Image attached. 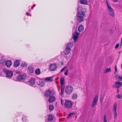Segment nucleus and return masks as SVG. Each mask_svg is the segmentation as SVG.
Segmentation results:
<instances>
[{
  "instance_id": "obj_44",
  "label": "nucleus",
  "mask_w": 122,
  "mask_h": 122,
  "mask_svg": "<svg viewBox=\"0 0 122 122\" xmlns=\"http://www.w3.org/2000/svg\"><path fill=\"white\" fill-rule=\"evenodd\" d=\"M122 45V42H121V43L120 44V45L121 46Z\"/></svg>"
},
{
  "instance_id": "obj_14",
  "label": "nucleus",
  "mask_w": 122,
  "mask_h": 122,
  "mask_svg": "<svg viewBox=\"0 0 122 122\" xmlns=\"http://www.w3.org/2000/svg\"><path fill=\"white\" fill-rule=\"evenodd\" d=\"M98 98V96L97 95L96 96L94 97L93 102H92V107H93L96 104L97 102V99Z\"/></svg>"
},
{
  "instance_id": "obj_36",
  "label": "nucleus",
  "mask_w": 122,
  "mask_h": 122,
  "mask_svg": "<svg viewBox=\"0 0 122 122\" xmlns=\"http://www.w3.org/2000/svg\"><path fill=\"white\" fill-rule=\"evenodd\" d=\"M73 66L72 65H71L70 66V69L71 70H72L73 69Z\"/></svg>"
},
{
  "instance_id": "obj_20",
  "label": "nucleus",
  "mask_w": 122,
  "mask_h": 122,
  "mask_svg": "<svg viewBox=\"0 0 122 122\" xmlns=\"http://www.w3.org/2000/svg\"><path fill=\"white\" fill-rule=\"evenodd\" d=\"M20 65L19 61L18 60H16L15 61L14 63V66L15 67H17Z\"/></svg>"
},
{
  "instance_id": "obj_46",
  "label": "nucleus",
  "mask_w": 122,
  "mask_h": 122,
  "mask_svg": "<svg viewBox=\"0 0 122 122\" xmlns=\"http://www.w3.org/2000/svg\"><path fill=\"white\" fill-rule=\"evenodd\" d=\"M33 6H32V7H31V9H33Z\"/></svg>"
},
{
  "instance_id": "obj_34",
  "label": "nucleus",
  "mask_w": 122,
  "mask_h": 122,
  "mask_svg": "<svg viewBox=\"0 0 122 122\" xmlns=\"http://www.w3.org/2000/svg\"><path fill=\"white\" fill-rule=\"evenodd\" d=\"M74 114V113H70L68 115V117L69 118H70L71 116L72 115H73Z\"/></svg>"
},
{
  "instance_id": "obj_16",
  "label": "nucleus",
  "mask_w": 122,
  "mask_h": 122,
  "mask_svg": "<svg viewBox=\"0 0 122 122\" xmlns=\"http://www.w3.org/2000/svg\"><path fill=\"white\" fill-rule=\"evenodd\" d=\"M6 65L8 67H10L12 64V62L11 61L8 60L6 62Z\"/></svg>"
},
{
  "instance_id": "obj_41",
  "label": "nucleus",
  "mask_w": 122,
  "mask_h": 122,
  "mask_svg": "<svg viewBox=\"0 0 122 122\" xmlns=\"http://www.w3.org/2000/svg\"><path fill=\"white\" fill-rule=\"evenodd\" d=\"M61 103L62 105H63V102H62V100L61 99Z\"/></svg>"
},
{
  "instance_id": "obj_13",
  "label": "nucleus",
  "mask_w": 122,
  "mask_h": 122,
  "mask_svg": "<svg viewBox=\"0 0 122 122\" xmlns=\"http://www.w3.org/2000/svg\"><path fill=\"white\" fill-rule=\"evenodd\" d=\"M85 16H77L76 17L77 20L81 22L85 20L84 17Z\"/></svg>"
},
{
  "instance_id": "obj_43",
  "label": "nucleus",
  "mask_w": 122,
  "mask_h": 122,
  "mask_svg": "<svg viewBox=\"0 0 122 122\" xmlns=\"http://www.w3.org/2000/svg\"><path fill=\"white\" fill-rule=\"evenodd\" d=\"M119 90L118 89V88H117V93H118V92H119Z\"/></svg>"
},
{
  "instance_id": "obj_11",
  "label": "nucleus",
  "mask_w": 122,
  "mask_h": 122,
  "mask_svg": "<svg viewBox=\"0 0 122 122\" xmlns=\"http://www.w3.org/2000/svg\"><path fill=\"white\" fill-rule=\"evenodd\" d=\"M115 85L112 86L113 87H116L117 88H118L121 87L122 86V82L116 81L115 82Z\"/></svg>"
},
{
  "instance_id": "obj_39",
  "label": "nucleus",
  "mask_w": 122,
  "mask_h": 122,
  "mask_svg": "<svg viewBox=\"0 0 122 122\" xmlns=\"http://www.w3.org/2000/svg\"><path fill=\"white\" fill-rule=\"evenodd\" d=\"M115 71L117 72V66H115Z\"/></svg>"
},
{
  "instance_id": "obj_12",
  "label": "nucleus",
  "mask_w": 122,
  "mask_h": 122,
  "mask_svg": "<svg viewBox=\"0 0 122 122\" xmlns=\"http://www.w3.org/2000/svg\"><path fill=\"white\" fill-rule=\"evenodd\" d=\"M64 105L66 107L70 108L72 106V103L70 101H67L65 103Z\"/></svg>"
},
{
  "instance_id": "obj_1",
  "label": "nucleus",
  "mask_w": 122,
  "mask_h": 122,
  "mask_svg": "<svg viewBox=\"0 0 122 122\" xmlns=\"http://www.w3.org/2000/svg\"><path fill=\"white\" fill-rule=\"evenodd\" d=\"M84 30V26L82 25H80L78 28V32H77L76 28L75 27L73 28L72 37L75 42H76L77 41L80 34L79 33L82 32Z\"/></svg>"
},
{
  "instance_id": "obj_17",
  "label": "nucleus",
  "mask_w": 122,
  "mask_h": 122,
  "mask_svg": "<svg viewBox=\"0 0 122 122\" xmlns=\"http://www.w3.org/2000/svg\"><path fill=\"white\" fill-rule=\"evenodd\" d=\"M27 71L29 73H33L34 70L33 68L31 66H29L28 68Z\"/></svg>"
},
{
  "instance_id": "obj_19",
  "label": "nucleus",
  "mask_w": 122,
  "mask_h": 122,
  "mask_svg": "<svg viewBox=\"0 0 122 122\" xmlns=\"http://www.w3.org/2000/svg\"><path fill=\"white\" fill-rule=\"evenodd\" d=\"M29 82L31 85H34L35 82V79L33 78H32L29 81Z\"/></svg>"
},
{
  "instance_id": "obj_35",
  "label": "nucleus",
  "mask_w": 122,
  "mask_h": 122,
  "mask_svg": "<svg viewBox=\"0 0 122 122\" xmlns=\"http://www.w3.org/2000/svg\"><path fill=\"white\" fill-rule=\"evenodd\" d=\"M119 44H117L115 47V49H117V48L119 46Z\"/></svg>"
},
{
  "instance_id": "obj_38",
  "label": "nucleus",
  "mask_w": 122,
  "mask_h": 122,
  "mask_svg": "<svg viewBox=\"0 0 122 122\" xmlns=\"http://www.w3.org/2000/svg\"><path fill=\"white\" fill-rule=\"evenodd\" d=\"M66 67V66H65L61 70V72H62L64 70V69Z\"/></svg>"
},
{
  "instance_id": "obj_3",
  "label": "nucleus",
  "mask_w": 122,
  "mask_h": 122,
  "mask_svg": "<svg viewBox=\"0 0 122 122\" xmlns=\"http://www.w3.org/2000/svg\"><path fill=\"white\" fill-rule=\"evenodd\" d=\"M3 71L5 74L6 76L8 78L12 77L13 75V73L12 71L8 70L6 69H4Z\"/></svg>"
},
{
  "instance_id": "obj_47",
  "label": "nucleus",
  "mask_w": 122,
  "mask_h": 122,
  "mask_svg": "<svg viewBox=\"0 0 122 122\" xmlns=\"http://www.w3.org/2000/svg\"><path fill=\"white\" fill-rule=\"evenodd\" d=\"M26 14L27 15L28 14V13L27 12L26 13Z\"/></svg>"
},
{
  "instance_id": "obj_28",
  "label": "nucleus",
  "mask_w": 122,
  "mask_h": 122,
  "mask_svg": "<svg viewBox=\"0 0 122 122\" xmlns=\"http://www.w3.org/2000/svg\"><path fill=\"white\" fill-rule=\"evenodd\" d=\"M111 70L110 68L107 69L104 72V73H106L111 71Z\"/></svg>"
},
{
  "instance_id": "obj_48",
  "label": "nucleus",
  "mask_w": 122,
  "mask_h": 122,
  "mask_svg": "<svg viewBox=\"0 0 122 122\" xmlns=\"http://www.w3.org/2000/svg\"><path fill=\"white\" fill-rule=\"evenodd\" d=\"M121 68H122V64L121 65Z\"/></svg>"
},
{
  "instance_id": "obj_6",
  "label": "nucleus",
  "mask_w": 122,
  "mask_h": 122,
  "mask_svg": "<svg viewBox=\"0 0 122 122\" xmlns=\"http://www.w3.org/2000/svg\"><path fill=\"white\" fill-rule=\"evenodd\" d=\"M106 2L107 5L108 11L111 15H114V13L113 12V10L112 8L111 7V6L109 4L108 1L107 0H106Z\"/></svg>"
},
{
  "instance_id": "obj_15",
  "label": "nucleus",
  "mask_w": 122,
  "mask_h": 122,
  "mask_svg": "<svg viewBox=\"0 0 122 122\" xmlns=\"http://www.w3.org/2000/svg\"><path fill=\"white\" fill-rule=\"evenodd\" d=\"M52 95L51 96H50L49 97V101L50 103H52L56 99L55 97Z\"/></svg>"
},
{
  "instance_id": "obj_26",
  "label": "nucleus",
  "mask_w": 122,
  "mask_h": 122,
  "mask_svg": "<svg viewBox=\"0 0 122 122\" xmlns=\"http://www.w3.org/2000/svg\"><path fill=\"white\" fill-rule=\"evenodd\" d=\"M35 72L36 75H39L41 73V71L39 69H36L35 71Z\"/></svg>"
},
{
  "instance_id": "obj_21",
  "label": "nucleus",
  "mask_w": 122,
  "mask_h": 122,
  "mask_svg": "<svg viewBox=\"0 0 122 122\" xmlns=\"http://www.w3.org/2000/svg\"><path fill=\"white\" fill-rule=\"evenodd\" d=\"M45 80L46 82L51 81H53V78L52 77H47L45 78Z\"/></svg>"
},
{
  "instance_id": "obj_29",
  "label": "nucleus",
  "mask_w": 122,
  "mask_h": 122,
  "mask_svg": "<svg viewBox=\"0 0 122 122\" xmlns=\"http://www.w3.org/2000/svg\"><path fill=\"white\" fill-rule=\"evenodd\" d=\"M117 97L119 99L122 98V94H118L117 96Z\"/></svg>"
},
{
  "instance_id": "obj_30",
  "label": "nucleus",
  "mask_w": 122,
  "mask_h": 122,
  "mask_svg": "<svg viewBox=\"0 0 122 122\" xmlns=\"http://www.w3.org/2000/svg\"><path fill=\"white\" fill-rule=\"evenodd\" d=\"M77 97V95L75 94L73 95L72 96V98L73 99H75Z\"/></svg>"
},
{
  "instance_id": "obj_33",
  "label": "nucleus",
  "mask_w": 122,
  "mask_h": 122,
  "mask_svg": "<svg viewBox=\"0 0 122 122\" xmlns=\"http://www.w3.org/2000/svg\"><path fill=\"white\" fill-rule=\"evenodd\" d=\"M104 122H107V120L106 118V117L105 115L104 116Z\"/></svg>"
},
{
  "instance_id": "obj_27",
  "label": "nucleus",
  "mask_w": 122,
  "mask_h": 122,
  "mask_svg": "<svg viewBox=\"0 0 122 122\" xmlns=\"http://www.w3.org/2000/svg\"><path fill=\"white\" fill-rule=\"evenodd\" d=\"M27 117L25 116H24L22 118V120L24 122H25L27 120Z\"/></svg>"
},
{
  "instance_id": "obj_18",
  "label": "nucleus",
  "mask_w": 122,
  "mask_h": 122,
  "mask_svg": "<svg viewBox=\"0 0 122 122\" xmlns=\"http://www.w3.org/2000/svg\"><path fill=\"white\" fill-rule=\"evenodd\" d=\"M61 85L62 86H64V85L65 83V79L64 78H61L60 79Z\"/></svg>"
},
{
  "instance_id": "obj_25",
  "label": "nucleus",
  "mask_w": 122,
  "mask_h": 122,
  "mask_svg": "<svg viewBox=\"0 0 122 122\" xmlns=\"http://www.w3.org/2000/svg\"><path fill=\"white\" fill-rule=\"evenodd\" d=\"M80 3L81 4L86 5L87 2L86 0H81L80 1Z\"/></svg>"
},
{
  "instance_id": "obj_45",
  "label": "nucleus",
  "mask_w": 122,
  "mask_h": 122,
  "mask_svg": "<svg viewBox=\"0 0 122 122\" xmlns=\"http://www.w3.org/2000/svg\"><path fill=\"white\" fill-rule=\"evenodd\" d=\"M36 5L35 4H34V5H33V7H34Z\"/></svg>"
},
{
  "instance_id": "obj_8",
  "label": "nucleus",
  "mask_w": 122,
  "mask_h": 122,
  "mask_svg": "<svg viewBox=\"0 0 122 122\" xmlns=\"http://www.w3.org/2000/svg\"><path fill=\"white\" fill-rule=\"evenodd\" d=\"M117 108V104L116 103H115L113 104V115L114 117L116 118L117 117V114L116 112Z\"/></svg>"
},
{
  "instance_id": "obj_42",
  "label": "nucleus",
  "mask_w": 122,
  "mask_h": 122,
  "mask_svg": "<svg viewBox=\"0 0 122 122\" xmlns=\"http://www.w3.org/2000/svg\"><path fill=\"white\" fill-rule=\"evenodd\" d=\"M121 52H122L121 51H118V53L119 54H120V53H121Z\"/></svg>"
},
{
  "instance_id": "obj_23",
  "label": "nucleus",
  "mask_w": 122,
  "mask_h": 122,
  "mask_svg": "<svg viewBox=\"0 0 122 122\" xmlns=\"http://www.w3.org/2000/svg\"><path fill=\"white\" fill-rule=\"evenodd\" d=\"M64 86L61 87V95L62 97L63 96L64 93Z\"/></svg>"
},
{
  "instance_id": "obj_22",
  "label": "nucleus",
  "mask_w": 122,
  "mask_h": 122,
  "mask_svg": "<svg viewBox=\"0 0 122 122\" xmlns=\"http://www.w3.org/2000/svg\"><path fill=\"white\" fill-rule=\"evenodd\" d=\"M45 85V81H40L38 84V85L41 86L42 87L44 86Z\"/></svg>"
},
{
  "instance_id": "obj_31",
  "label": "nucleus",
  "mask_w": 122,
  "mask_h": 122,
  "mask_svg": "<svg viewBox=\"0 0 122 122\" xmlns=\"http://www.w3.org/2000/svg\"><path fill=\"white\" fill-rule=\"evenodd\" d=\"M54 107L52 105H50L49 107V109L50 110L52 111Z\"/></svg>"
},
{
  "instance_id": "obj_10",
  "label": "nucleus",
  "mask_w": 122,
  "mask_h": 122,
  "mask_svg": "<svg viewBox=\"0 0 122 122\" xmlns=\"http://www.w3.org/2000/svg\"><path fill=\"white\" fill-rule=\"evenodd\" d=\"M55 92L53 91H51L49 90H47L45 94V96L48 97L52 95H54L55 94Z\"/></svg>"
},
{
  "instance_id": "obj_5",
  "label": "nucleus",
  "mask_w": 122,
  "mask_h": 122,
  "mask_svg": "<svg viewBox=\"0 0 122 122\" xmlns=\"http://www.w3.org/2000/svg\"><path fill=\"white\" fill-rule=\"evenodd\" d=\"M73 87L71 86H68L66 87L65 89V92L67 95L71 94L73 90Z\"/></svg>"
},
{
  "instance_id": "obj_40",
  "label": "nucleus",
  "mask_w": 122,
  "mask_h": 122,
  "mask_svg": "<svg viewBox=\"0 0 122 122\" xmlns=\"http://www.w3.org/2000/svg\"><path fill=\"white\" fill-rule=\"evenodd\" d=\"M113 0L115 2H117L118 1V0Z\"/></svg>"
},
{
  "instance_id": "obj_32",
  "label": "nucleus",
  "mask_w": 122,
  "mask_h": 122,
  "mask_svg": "<svg viewBox=\"0 0 122 122\" xmlns=\"http://www.w3.org/2000/svg\"><path fill=\"white\" fill-rule=\"evenodd\" d=\"M117 79H119L121 81H122V76L121 77L120 76H117Z\"/></svg>"
},
{
  "instance_id": "obj_2",
  "label": "nucleus",
  "mask_w": 122,
  "mask_h": 122,
  "mask_svg": "<svg viewBox=\"0 0 122 122\" xmlns=\"http://www.w3.org/2000/svg\"><path fill=\"white\" fill-rule=\"evenodd\" d=\"M26 77V74H24L18 76H17L16 78L14 79V80L16 81H20L25 79Z\"/></svg>"
},
{
  "instance_id": "obj_4",
  "label": "nucleus",
  "mask_w": 122,
  "mask_h": 122,
  "mask_svg": "<svg viewBox=\"0 0 122 122\" xmlns=\"http://www.w3.org/2000/svg\"><path fill=\"white\" fill-rule=\"evenodd\" d=\"M73 45L71 43H69L67 45L66 47L65 51L64 54L66 55H68L70 51V48L72 47Z\"/></svg>"
},
{
  "instance_id": "obj_24",
  "label": "nucleus",
  "mask_w": 122,
  "mask_h": 122,
  "mask_svg": "<svg viewBox=\"0 0 122 122\" xmlns=\"http://www.w3.org/2000/svg\"><path fill=\"white\" fill-rule=\"evenodd\" d=\"M54 119V117L52 115H50L48 116V121H51Z\"/></svg>"
},
{
  "instance_id": "obj_9",
  "label": "nucleus",
  "mask_w": 122,
  "mask_h": 122,
  "mask_svg": "<svg viewBox=\"0 0 122 122\" xmlns=\"http://www.w3.org/2000/svg\"><path fill=\"white\" fill-rule=\"evenodd\" d=\"M57 68V66L55 63L51 64L49 67V69L51 71H55Z\"/></svg>"
},
{
  "instance_id": "obj_7",
  "label": "nucleus",
  "mask_w": 122,
  "mask_h": 122,
  "mask_svg": "<svg viewBox=\"0 0 122 122\" xmlns=\"http://www.w3.org/2000/svg\"><path fill=\"white\" fill-rule=\"evenodd\" d=\"M81 8L80 6H78L77 8L78 15H85L84 9H81Z\"/></svg>"
},
{
  "instance_id": "obj_37",
  "label": "nucleus",
  "mask_w": 122,
  "mask_h": 122,
  "mask_svg": "<svg viewBox=\"0 0 122 122\" xmlns=\"http://www.w3.org/2000/svg\"><path fill=\"white\" fill-rule=\"evenodd\" d=\"M68 70H67L65 73L64 74L65 75H68Z\"/></svg>"
}]
</instances>
